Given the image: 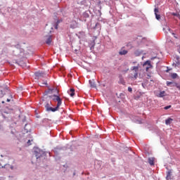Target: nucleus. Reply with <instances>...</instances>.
<instances>
[{"label":"nucleus","instance_id":"1","mask_svg":"<svg viewBox=\"0 0 180 180\" xmlns=\"http://www.w3.org/2000/svg\"><path fill=\"white\" fill-rule=\"evenodd\" d=\"M49 92H51V94H56L51 96L50 98L51 99H52V101H54L55 102L56 101V102H58L56 105L60 107L63 101L61 100V98H60V96H58V90L57 89H50Z\"/></svg>","mask_w":180,"mask_h":180},{"label":"nucleus","instance_id":"2","mask_svg":"<svg viewBox=\"0 0 180 180\" xmlns=\"http://www.w3.org/2000/svg\"><path fill=\"white\" fill-rule=\"evenodd\" d=\"M34 153L37 162H39V161H41V160H44V158H46V152L40 150L39 148H35Z\"/></svg>","mask_w":180,"mask_h":180},{"label":"nucleus","instance_id":"3","mask_svg":"<svg viewBox=\"0 0 180 180\" xmlns=\"http://www.w3.org/2000/svg\"><path fill=\"white\" fill-rule=\"evenodd\" d=\"M58 109H60V106L56 105V108H53V107H49L47 108L46 112H57V110H58Z\"/></svg>","mask_w":180,"mask_h":180},{"label":"nucleus","instance_id":"4","mask_svg":"<svg viewBox=\"0 0 180 180\" xmlns=\"http://www.w3.org/2000/svg\"><path fill=\"white\" fill-rule=\"evenodd\" d=\"M146 65H148L146 68V71H148L149 68H151V67H153V65H151V62L150 60H146L144 63H143V67H146Z\"/></svg>","mask_w":180,"mask_h":180},{"label":"nucleus","instance_id":"5","mask_svg":"<svg viewBox=\"0 0 180 180\" xmlns=\"http://www.w3.org/2000/svg\"><path fill=\"white\" fill-rule=\"evenodd\" d=\"M127 53H129V51L127 50L124 49L123 48H122L119 51L120 56H126Z\"/></svg>","mask_w":180,"mask_h":180},{"label":"nucleus","instance_id":"6","mask_svg":"<svg viewBox=\"0 0 180 180\" xmlns=\"http://www.w3.org/2000/svg\"><path fill=\"white\" fill-rule=\"evenodd\" d=\"M35 77H37V78H41V77H43L44 75V73H43V72H36L34 73Z\"/></svg>","mask_w":180,"mask_h":180},{"label":"nucleus","instance_id":"7","mask_svg":"<svg viewBox=\"0 0 180 180\" xmlns=\"http://www.w3.org/2000/svg\"><path fill=\"white\" fill-rule=\"evenodd\" d=\"M154 12H155V18L157 19V20H160V19H161V15L158 14V9L155 8Z\"/></svg>","mask_w":180,"mask_h":180},{"label":"nucleus","instance_id":"8","mask_svg":"<svg viewBox=\"0 0 180 180\" xmlns=\"http://www.w3.org/2000/svg\"><path fill=\"white\" fill-rule=\"evenodd\" d=\"M71 29H76V27H78V23L76 22V21H72L70 24Z\"/></svg>","mask_w":180,"mask_h":180},{"label":"nucleus","instance_id":"9","mask_svg":"<svg viewBox=\"0 0 180 180\" xmlns=\"http://www.w3.org/2000/svg\"><path fill=\"white\" fill-rule=\"evenodd\" d=\"M82 17L84 18V22H86V18H89V13H88V11L83 13Z\"/></svg>","mask_w":180,"mask_h":180},{"label":"nucleus","instance_id":"10","mask_svg":"<svg viewBox=\"0 0 180 180\" xmlns=\"http://www.w3.org/2000/svg\"><path fill=\"white\" fill-rule=\"evenodd\" d=\"M89 82L91 88H96V84H95V80H89Z\"/></svg>","mask_w":180,"mask_h":180},{"label":"nucleus","instance_id":"11","mask_svg":"<svg viewBox=\"0 0 180 180\" xmlns=\"http://www.w3.org/2000/svg\"><path fill=\"white\" fill-rule=\"evenodd\" d=\"M165 96V91H162L158 94V98H164Z\"/></svg>","mask_w":180,"mask_h":180},{"label":"nucleus","instance_id":"12","mask_svg":"<svg viewBox=\"0 0 180 180\" xmlns=\"http://www.w3.org/2000/svg\"><path fill=\"white\" fill-rule=\"evenodd\" d=\"M70 96H74L75 95V90L74 89H70V91H68Z\"/></svg>","mask_w":180,"mask_h":180},{"label":"nucleus","instance_id":"13","mask_svg":"<svg viewBox=\"0 0 180 180\" xmlns=\"http://www.w3.org/2000/svg\"><path fill=\"white\" fill-rule=\"evenodd\" d=\"M154 158H148V163L150 164V165H154Z\"/></svg>","mask_w":180,"mask_h":180},{"label":"nucleus","instance_id":"14","mask_svg":"<svg viewBox=\"0 0 180 180\" xmlns=\"http://www.w3.org/2000/svg\"><path fill=\"white\" fill-rule=\"evenodd\" d=\"M163 31L167 33V32H169L171 33V28H169V27L168 26H165V27H163Z\"/></svg>","mask_w":180,"mask_h":180},{"label":"nucleus","instance_id":"15","mask_svg":"<svg viewBox=\"0 0 180 180\" xmlns=\"http://www.w3.org/2000/svg\"><path fill=\"white\" fill-rule=\"evenodd\" d=\"M172 118H168L165 120V124L168 125V124H171V123H172Z\"/></svg>","mask_w":180,"mask_h":180},{"label":"nucleus","instance_id":"16","mask_svg":"<svg viewBox=\"0 0 180 180\" xmlns=\"http://www.w3.org/2000/svg\"><path fill=\"white\" fill-rule=\"evenodd\" d=\"M46 44H51V35H50L46 41Z\"/></svg>","mask_w":180,"mask_h":180},{"label":"nucleus","instance_id":"17","mask_svg":"<svg viewBox=\"0 0 180 180\" xmlns=\"http://www.w3.org/2000/svg\"><path fill=\"white\" fill-rule=\"evenodd\" d=\"M51 106V101H49V102L45 103V108H46V110H47V108H50Z\"/></svg>","mask_w":180,"mask_h":180},{"label":"nucleus","instance_id":"18","mask_svg":"<svg viewBox=\"0 0 180 180\" xmlns=\"http://www.w3.org/2000/svg\"><path fill=\"white\" fill-rule=\"evenodd\" d=\"M139 65L138 66H134L131 68V70L132 71H135V72H137V71H139Z\"/></svg>","mask_w":180,"mask_h":180},{"label":"nucleus","instance_id":"19","mask_svg":"<svg viewBox=\"0 0 180 180\" xmlns=\"http://www.w3.org/2000/svg\"><path fill=\"white\" fill-rule=\"evenodd\" d=\"M120 84H122V85H126V82H124V79L122 77H120Z\"/></svg>","mask_w":180,"mask_h":180},{"label":"nucleus","instance_id":"20","mask_svg":"<svg viewBox=\"0 0 180 180\" xmlns=\"http://www.w3.org/2000/svg\"><path fill=\"white\" fill-rule=\"evenodd\" d=\"M171 170H169V172H167V176H166V179L167 180H169L171 179Z\"/></svg>","mask_w":180,"mask_h":180},{"label":"nucleus","instance_id":"21","mask_svg":"<svg viewBox=\"0 0 180 180\" xmlns=\"http://www.w3.org/2000/svg\"><path fill=\"white\" fill-rule=\"evenodd\" d=\"M137 77H139V73L137 72H135L134 76L131 77V79H137Z\"/></svg>","mask_w":180,"mask_h":180},{"label":"nucleus","instance_id":"22","mask_svg":"<svg viewBox=\"0 0 180 180\" xmlns=\"http://www.w3.org/2000/svg\"><path fill=\"white\" fill-rule=\"evenodd\" d=\"M61 22V20H58L54 25L55 29H58V24Z\"/></svg>","mask_w":180,"mask_h":180},{"label":"nucleus","instance_id":"23","mask_svg":"<svg viewBox=\"0 0 180 180\" xmlns=\"http://www.w3.org/2000/svg\"><path fill=\"white\" fill-rule=\"evenodd\" d=\"M171 77H172V78L173 79H175L176 78H178V74H176V73H172V74L171 75Z\"/></svg>","mask_w":180,"mask_h":180},{"label":"nucleus","instance_id":"24","mask_svg":"<svg viewBox=\"0 0 180 180\" xmlns=\"http://www.w3.org/2000/svg\"><path fill=\"white\" fill-rule=\"evenodd\" d=\"M173 16H177V18H180V14L178 13H172Z\"/></svg>","mask_w":180,"mask_h":180},{"label":"nucleus","instance_id":"25","mask_svg":"<svg viewBox=\"0 0 180 180\" xmlns=\"http://www.w3.org/2000/svg\"><path fill=\"white\" fill-rule=\"evenodd\" d=\"M96 27H101V25L98 22L95 24V27H94V29H96Z\"/></svg>","mask_w":180,"mask_h":180},{"label":"nucleus","instance_id":"26","mask_svg":"<svg viewBox=\"0 0 180 180\" xmlns=\"http://www.w3.org/2000/svg\"><path fill=\"white\" fill-rule=\"evenodd\" d=\"M172 84H174L173 82H167V86H169V85H172Z\"/></svg>","mask_w":180,"mask_h":180},{"label":"nucleus","instance_id":"27","mask_svg":"<svg viewBox=\"0 0 180 180\" xmlns=\"http://www.w3.org/2000/svg\"><path fill=\"white\" fill-rule=\"evenodd\" d=\"M5 165H6L2 164V160H0V167H1V168H4V167H5Z\"/></svg>","mask_w":180,"mask_h":180},{"label":"nucleus","instance_id":"28","mask_svg":"<svg viewBox=\"0 0 180 180\" xmlns=\"http://www.w3.org/2000/svg\"><path fill=\"white\" fill-rule=\"evenodd\" d=\"M165 110H168V109H171V105H167L164 108Z\"/></svg>","mask_w":180,"mask_h":180},{"label":"nucleus","instance_id":"29","mask_svg":"<svg viewBox=\"0 0 180 180\" xmlns=\"http://www.w3.org/2000/svg\"><path fill=\"white\" fill-rule=\"evenodd\" d=\"M128 91L133 92V89H131V87H128Z\"/></svg>","mask_w":180,"mask_h":180},{"label":"nucleus","instance_id":"30","mask_svg":"<svg viewBox=\"0 0 180 180\" xmlns=\"http://www.w3.org/2000/svg\"><path fill=\"white\" fill-rule=\"evenodd\" d=\"M167 70H166V72H169V71H171V68H167Z\"/></svg>","mask_w":180,"mask_h":180},{"label":"nucleus","instance_id":"31","mask_svg":"<svg viewBox=\"0 0 180 180\" xmlns=\"http://www.w3.org/2000/svg\"><path fill=\"white\" fill-rule=\"evenodd\" d=\"M175 86H176V88H178V89L180 90V85L178 84H175Z\"/></svg>","mask_w":180,"mask_h":180},{"label":"nucleus","instance_id":"32","mask_svg":"<svg viewBox=\"0 0 180 180\" xmlns=\"http://www.w3.org/2000/svg\"><path fill=\"white\" fill-rule=\"evenodd\" d=\"M27 144H28V146H30V140H28V141H27Z\"/></svg>","mask_w":180,"mask_h":180},{"label":"nucleus","instance_id":"33","mask_svg":"<svg viewBox=\"0 0 180 180\" xmlns=\"http://www.w3.org/2000/svg\"><path fill=\"white\" fill-rule=\"evenodd\" d=\"M41 85H47V82H44L41 84Z\"/></svg>","mask_w":180,"mask_h":180},{"label":"nucleus","instance_id":"34","mask_svg":"<svg viewBox=\"0 0 180 180\" xmlns=\"http://www.w3.org/2000/svg\"><path fill=\"white\" fill-rule=\"evenodd\" d=\"M139 53V51H136L135 52V54H136V56H139V53Z\"/></svg>","mask_w":180,"mask_h":180},{"label":"nucleus","instance_id":"35","mask_svg":"<svg viewBox=\"0 0 180 180\" xmlns=\"http://www.w3.org/2000/svg\"><path fill=\"white\" fill-rule=\"evenodd\" d=\"M22 64H23V63H18V65H22Z\"/></svg>","mask_w":180,"mask_h":180},{"label":"nucleus","instance_id":"36","mask_svg":"<svg viewBox=\"0 0 180 180\" xmlns=\"http://www.w3.org/2000/svg\"><path fill=\"white\" fill-rule=\"evenodd\" d=\"M7 102H11V99L8 98Z\"/></svg>","mask_w":180,"mask_h":180},{"label":"nucleus","instance_id":"37","mask_svg":"<svg viewBox=\"0 0 180 180\" xmlns=\"http://www.w3.org/2000/svg\"><path fill=\"white\" fill-rule=\"evenodd\" d=\"M154 58H155V57H154V58H152V60H154Z\"/></svg>","mask_w":180,"mask_h":180},{"label":"nucleus","instance_id":"38","mask_svg":"<svg viewBox=\"0 0 180 180\" xmlns=\"http://www.w3.org/2000/svg\"><path fill=\"white\" fill-rule=\"evenodd\" d=\"M172 34H173V35H174V34H174V33H172Z\"/></svg>","mask_w":180,"mask_h":180},{"label":"nucleus","instance_id":"39","mask_svg":"<svg viewBox=\"0 0 180 180\" xmlns=\"http://www.w3.org/2000/svg\"><path fill=\"white\" fill-rule=\"evenodd\" d=\"M174 38H176V37H175V36H174Z\"/></svg>","mask_w":180,"mask_h":180},{"label":"nucleus","instance_id":"40","mask_svg":"<svg viewBox=\"0 0 180 180\" xmlns=\"http://www.w3.org/2000/svg\"><path fill=\"white\" fill-rule=\"evenodd\" d=\"M51 29H53V27H51Z\"/></svg>","mask_w":180,"mask_h":180}]
</instances>
